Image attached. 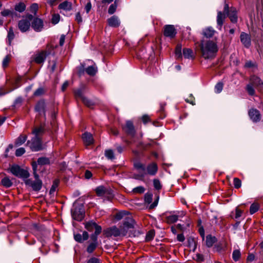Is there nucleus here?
<instances>
[{"mask_svg":"<svg viewBox=\"0 0 263 263\" xmlns=\"http://www.w3.org/2000/svg\"><path fill=\"white\" fill-rule=\"evenodd\" d=\"M201 57L205 60L214 59L218 51L217 43L212 40L201 41L200 44Z\"/></svg>","mask_w":263,"mask_h":263,"instance_id":"f257e3e1","label":"nucleus"},{"mask_svg":"<svg viewBox=\"0 0 263 263\" xmlns=\"http://www.w3.org/2000/svg\"><path fill=\"white\" fill-rule=\"evenodd\" d=\"M134 167L140 174L141 177H144L146 174L151 176H155L158 172V166L155 162L148 164L145 167L144 164L139 161L134 163Z\"/></svg>","mask_w":263,"mask_h":263,"instance_id":"f03ea898","label":"nucleus"},{"mask_svg":"<svg viewBox=\"0 0 263 263\" xmlns=\"http://www.w3.org/2000/svg\"><path fill=\"white\" fill-rule=\"evenodd\" d=\"M37 164L35 162L32 163V169L35 180L32 179H26L24 180L26 185L31 187L32 189L36 192L39 191L42 186V181L39 179V176L36 173Z\"/></svg>","mask_w":263,"mask_h":263,"instance_id":"7ed1b4c3","label":"nucleus"},{"mask_svg":"<svg viewBox=\"0 0 263 263\" xmlns=\"http://www.w3.org/2000/svg\"><path fill=\"white\" fill-rule=\"evenodd\" d=\"M254 87L259 91L263 89V82L258 77L252 76L250 77V83L246 86V90L250 96L255 95Z\"/></svg>","mask_w":263,"mask_h":263,"instance_id":"20e7f679","label":"nucleus"},{"mask_svg":"<svg viewBox=\"0 0 263 263\" xmlns=\"http://www.w3.org/2000/svg\"><path fill=\"white\" fill-rule=\"evenodd\" d=\"M52 50V47L48 45L45 50H42L36 53L34 56V61L38 64H43L46 57L51 54Z\"/></svg>","mask_w":263,"mask_h":263,"instance_id":"39448f33","label":"nucleus"},{"mask_svg":"<svg viewBox=\"0 0 263 263\" xmlns=\"http://www.w3.org/2000/svg\"><path fill=\"white\" fill-rule=\"evenodd\" d=\"M10 172L14 176L24 179H27L29 177V172L22 168L18 165H13L10 167Z\"/></svg>","mask_w":263,"mask_h":263,"instance_id":"423d86ee","label":"nucleus"},{"mask_svg":"<svg viewBox=\"0 0 263 263\" xmlns=\"http://www.w3.org/2000/svg\"><path fill=\"white\" fill-rule=\"evenodd\" d=\"M224 12L227 14V16H228L233 23H236L237 22V11L234 7L229 8L228 4H225L224 6Z\"/></svg>","mask_w":263,"mask_h":263,"instance_id":"0eeeda50","label":"nucleus"},{"mask_svg":"<svg viewBox=\"0 0 263 263\" xmlns=\"http://www.w3.org/2000/svg\"><path fill=\"white\" fill-rule=\"evenodd\" d=\"M27 145L33 152H37L42 149L41 140L37 136H34L31 140L28 141Z\"/></svg>","mask_w":263,"mask_h":263,"instance_id":"6e6552de","label":"nucleus"},{"mask_svg":"<svg viewBox=\"0 0 263 263\" xmlns=\"http://www.w3.org/2000/svg\"><path fill=\"white\" fill-rule=\"evenodd\" d=\"M124 231L121 232L119 228L116 226L107 228L103 231V235L106 237L124 236Z\"/></svg>","mask_w":263,"mask_h":263,"instance_id":"1a4fd4ad","label":"nucleus"},{"mask_svg":"<svg viewBox=\"0 0 263 263\" xmlns=\"http://www.w3.org/2000/svg\"><path fill=\"white\" fill-rule=\"evenodd\" d=\"M134 220L132 217L126 218V220H124L123 226L119 228L121 232L124 231L125 234L124 236L126 235L129 229L134 228Z\"/></svg>","mask_w":263,"mask_h":263,"instance_id":"9d476101","label":"nucleus"},{"mask_svg":"<svg viewBox=\"0 0 263 263\" xmlns=\"http://www.w3.org/2000/svg\"><path fill=\"white\" fill-rule=\"evenodd\" d=\"M177 34V30L174 25H166L163 27V35L171 39L174 38Z\"/></svg>","mask_w":263,"mask_h":263,"instance_id":"9b49d317","label":"nucleus"},{"mask_svg":"<svg viewBox=\"0 0 263 263\" xmlns=\"http://www.w3.org/2000/svg\"><path fill=\"white\" fill-rule=\"evenodd\" d=\"M240 40L245 47L249 48L251 45V36L249 34L242 32L240 33Z\"/></svg>","mask_w":263,"mask_h":263,"instance_id":"f8f14e48","label":"nucleus"},{"mask_svg":"<svg viewBox=\"0 0 263 263\" xmlns=\"http://www.w3.org/2000/svg\"><path fill=\"white\" fill-rule=\"evenodd\" d=\"M248 115L251 120L255 123L258 122L261 120L259 111L255 108H251L248 111Z\"/></svg>","mask_w":263,"mask_h":263,"instance_id":"ddd939ff","label":"nucleus"},{"mask_svg":"<svg viewBox=\"0 0 263 263\" xmlns=\"http://www.w3.org/2000/svg\"><path fill=\"white\" fill-rule=\"evenodd\" d=\"M227 16V14L224 12V11L223 12L220 11H218L216 22L217 25V27L219 30H221L222 25Z\"/></svg>","mask_w":263,"mask_h":263,"instance_id":"4468645a","label":"nucleus"},{"mask_svg":"<svg viewBox=\"0 0 263 263\" xmlns=\"http://www.w3.org/2000/svg\"><path fill=\"white\" fill-rule=\"evenodd\" d=\"M97 195L99 196H106L112 195V191L103 186H99L95 189Z\"/></svg>","mask_w":263,"mask_h":263,"instance_id":"2eb2a0df","label":"nucleus"},{"mask_svg":"<svg viewBox=\"0 0 263 263\" xmlns=\"http://www.w3.org/2000/svg\"><path fill=\"white\" fill-rule=\"evenodd\" d=\"M30 27V22L26 19L20 20L18 23V27L22 32L27 31Z\"/></svg>","mask_w":263,"mask_h":263,"instance_id":"dca6fc26","label":"nucleus"},{"mask_svg":"<svg viewBox=\"0 0 263 263\" xmlns=\"http://www.w3.org/2000/svg\"><path fill=\"white\" fill-rule=\"evenodd\" d=\"M43 26V22L40 18H35L32 22L31 27L36 32L42 31Z\"/></svg>","mask_w":263,"mask_h":263,"instance_id":"f3484780","label":"nucleus"},{"mask_svg":"<svg viewBox=\"0 0 263 263\" xmlns=\"http://www.w3.org/2000/svg\"><path fill=\"white\" fill-rule=\"evenodd\" d=\"M107 23L110 27L117 28L120 25L119 17L116 15H113L107 20Z\"/></svg>","mask_w":263,"mask_h":263,"instance_id":"a211bd4d","label":"nucleus"},{"mask_svg":"<svg viewBox=\"0 0 263 263\" xmlns=\"http://www.w3.org/2000/svg\"><path fill=\"white\" fill-rule=\"evenodd\" d=\"M216 31L212 27H208L202 30V34L206 38L212 37Z\"/></svg>","mask_w":263,"mask_h":263,"instance_id":"6ab92c4d","label":"nucleus"},{"mask_svg":"<svg viewBox=\"0 0 263 263\" xmlns=\"http://www.w3.org/2000/svg\"><path fill=\"white\" fill-rule=\"evenodd\" d=\"M123 129L128 135L133 136L135 134V129L133 124L130 121L126 122L125 126L123 127Z\"/></svg>","mask_w":263,"mask_h":263,"instance_id":"aec40b11","label":"nucleus"},{"mask_svg":"<svg viewBox=\"0 0 263 263\" xmlns=\"http://www.w3.org/2000/svg\"><path fill=\"white\" fill-rule=\"evenodd\" d=\"M58 8L61 10L67 12L72 9V4L71 2L66 1L60 4Z\"/></svg>","mask_w":263,"mask_h":263,"instance_id":"412c9836","label":"nucleus"},{"mask_svg":"<svg viewBox=\"0 0 263 263\" xmlns=\"http://www.w3.org/2000/svg\"><path fill=\"white\" fill-rule=\"evenodd\" d=\"M82 138L84 142L87 145L91 144L93 142V139L92 134L86 132L82 135Z\"/></svg>","mask_w":263,"mask_h":263,"instance_id":"4be33fe9","label":"nucleus"},{"mask_svg":"<svg viewBox=\"0 0 263 263\" xmlns=\"http://www.w3.org/2000/svg\"><path fill=\"white\" fill-rule=\"evenodd\" d=\"M45 102L43 100L37 102L35 106V110L39 113H43L44 116H45Z\"/></svg>","mask_w":263,"mask_h":263,"instance_id":"5701e85b","label":"nucleus"},{"mask_svg":"<svg viewBox=\"0 0 263 263\" xmlns=\"http://www.w3.org/2000/svg\"><path fill=\"white\" fill-rule=\"evenodd\" d=\"M128 217H131V216L129 215L128 212L126 211H120L117 213L115 215V218L117 220H120L123 218H124L125 220H126V218Z\"/></svg>","mask_w":263,"mask_h":263,"instance_id":"b1692460","label":"nucleus"},{"mask_svg":"<svg viewBox=\"0 0 263 263\" xmlns=\"http://www.w3.org/2000/svg\"><path fill=\"white\" fill-rule=\"evenodd\" d=\"M72 216L73 218L77 221H81L84 217L83 212L78 211L76 209L72 212Z\"/></svg>","mask_w":263,"mask_h":263,"instance_id":"393cba45","label":"nucleus"},{"mask_svg":"<svg viewBox=\"0 0 263 263\" xmlns=\"http://www.w3.org/2000/svg\"><path fill=\"white\" fill-rule=\"evenodd\" d=\"M27 138L26 135H21L15 140V145L18 146L25 142Z\"/></svg>","mask_w":263,"mask_h":263,"instance_id":"a878e982","label":"nucleus"},{"mask_svg":"<svg viewBox=\"0 0 263 263\" xmlns=\"http://www.w3.org/2000/svg\"><path fill=\"white\" fill-rule=\"evenodd\" d=\"M217 239L215 237L210 235H208L206 237V245L208 247H211L213 244L216 241Z\"/></svg>","mask_w":263,"mask_h":263,"instance_id":"bb28decb","label":"nucleus"},{"mask_svg":"<svg viewBox=\"0 0 263 263\" xmlns=\"http://www.w3.org/2000/svg\"><path fill=\"white\" fill-rule=\"evenodd\" d=\"M1 14L3 16H11L14 17L16 15V13L13 10L5 9L1 11Z\"/></svg>","mask_w":263,"mask_h":263,"instance_id":"cd10ccee","label":"nucleus"},{"mask_svg":"<svg viewBox=\"0 0 263 263\" xmlns=\"http://www.w3.org/2000/svg\"><path fill=\"white\" fill-rule=\"evenodd\" d=\"M1 184L3 186L8 188L12 185L13 183L9 177H5L2 179Z\"/></svg>","mask_w":263,"mask_h":263,"instance_id":"c85d7f7f","label":"nucleus"},{"mask_svg":"<svg viewBox=\"0 0 263 263\" xmlns=\"http://www.w3.org/2000/svg\"><path fill=\"white\" fill-rule=\"evenodd\" d=\"M15 37V35L14 33V31L13 28L12 27L9 28L8 31V35H7V39H8V43L9 45H11V42L12 40L14 39Z\"/></svg>","mask_w":263,"mask_h":263,"instance_id":"c756f323","label":"nucleus"},{"mask_svg":"<svg viewBox=\"0 0 263 263\" xmlns=\"http://www.w3.org/2000/svg\"><path fill=\"white\" fill-rule=\"evenodd\" d=\"M183 55L185 58L190 59L193 58V52L192 49L184 48L183 50Z\"/></svg>","mask_w":263,"mask_h":263,"instance_id":"7c9ffc66","label":"nucleus"},{"mask_svg":"<svg viewBox=\"0 0 263 263\" xmlns=\"http://www.w3.org/2000/svg\"><path fill=\"white\" fill-rule=\"evenodd\" d=\"M178 219V216L176 215H171L166 217V222L170 224L176 222Z\"/></svg>","mask_w":263,"mask_h":263,"instance_id":"2f4dec72","label":"nucleus"},{"mask_svg":"<svg viewBox=\"0 0 263 263\" xmlns=\"http://www.w3.org/2000/svg\"><path fill=\"white\" fill-rule=\"evenodd\" d=\"M85 71L88 75L93 76L96 73L97 68L94 66H88Z\"/></svg>","mask_w":263,"mask_h":263,"instance_id":"473e14b6","label":"nucleus"},{"mask_svg":"<svg viewBox=\"0 0 263 263\" xmlns=\"http://www.w3.org/2000/svg\"><path fill=\"white\" fill-rule=\"evenodd\" d=\"M14 9L19 12H23L26 9V5L24 3L20 2L15 5Z\"/></svg>","mask_w":263,"mask_h":263,"instance_id":"72a5a7b5","label":"nucleus"},{"mask_svg":"<svg viewBox=\"0 0 263 263\" xmlns=\"http://www.w3.org/2000/svg\"><path fill=\"white\" fill-rule=\"evenodd\" d=\"M118 3H117V0H116L113 4H112L109 7L108 10V13L109 14H114L117 8Z\"/></svg>","mask_w":263,"mask_h":263,"instance_id":"f704fd0d","label":"nucleus"},{"mask_svg":"<svg viewBox=\"0 0 263 263\" xmlns=\"http://www.w3.org/2000/svg\"><path fill=\"white\" fill-rule=\"evenodd\" d=\"M97 223L93 221H88L85 223V228L89 232L92 231Z\"/></svg>","mask_w":263,"mask_h":263,"instance_id":"c9c22d12","label":"nucleus"},{"mask_svg":"<svg viewBox=\"0 0 263 263\" xmlns=\"http://www.w3.org/2000/svg\"><path fill=\"white\" fill-rule=\"evenodd\" d=\"M241 256V253L239 250H234L232 253V258L235 261L239 260Z\"/></svg>","mask_w":263,"mask_h":263,"instance_id":"e433bc0d","label":"nucleus"},{"mask_svg":"<svg viewBox=\"0 0 263 263\" xmlns=\"http://www.w3.org/2000/svg\"><path fill=\"white\" fill-rule=\"evenodd\" d=\"M259 209V205L257 203H252L250 208V213L251 214H253L256 213Z\"/></svg>","mask_w":263,"mask_h":263,"instance_id":"4c0bfd02","label":"nucleus"},{"mask_svg":"<svg viewBox=\"0 0 263 263\" xmlns=\"http://www.w3.org/2000/svg\"><path fill=\"white\" fill-rule=\"evenodd\" d=\"M98 246V243L96 242H91L89 243V245L88 246L87 248V252L88 253H92L96 249L97 247Z\"/></svg>","mask_w":263,"mask_h":263,"instance_id":"58836bf2","label":"nucleus"},{"mask_svg":"<svg viewBox=\"0 0 263 263\" xmlns=\"http://www.w3.org/2000/svg\"><path fill=\"white\" fill-rule=\"evenodd\" d=\"M37 163L39 165L48 164L50 163L49 159L46 157H41L37 159Z\"/></svg>","mask_w":263,"mask_h":263,"instance_id":"ea45409f","label":"nucleus"},{"mask_svg":"<svg viewBox=\"0 0 263 263\" xmlns=\"http://www.w3.org/2000/svg\"><path fill=\"white\" fill-rule=\"evenodd\" d=\"M105 156L108 159H114L115 158L114 153L111 149H107L105 151Z\"/></svg>","mask_w":263,"mask_h":263,"instance_id":"a19ab883","label":"nucleus"},{"mask_svg":"<svg viewBox=\"0 0 263 263\" xmlns=\"http://www.w3.org/2000/svg\"><path fill=\"white\" fill-rule=\"evenodd\" d=\"M145 188L142 186H139L133 189L134 193L142 194L145 191Z\"/></svg>","mask_w":263,"mask_h":263,"instance_id":"79ce46f5","label":"nucleus"},{"mask_svg":"<svg viewBox=\"0 0 263 263\" xmlns=\"http://www.w3.org/2000/svg\"><path fill=\"white\" fill-rule=\"evenodd\" d=\"M59 181L58 180H55L53 183V184L50 190L49 193L50 194H53L58 186Z\"/></svg>","mask_w":263,"mask_h":263,"instance_id":"37998d69","label":"nucleus"},{"mask_svg":"<svg viewBox=\"0 0 263 263\" xmlns=\"http://www.w3.org/2000/svg\"><path fill=\"white\" fill-rule=\"evenodd\" d=\"M44 132V129L42 127H39L35 128L32 133L35 135V136H37L39 137V136L42 134Z\"/></svg>","mask_w":263,"mask_h":263,"instance_id":"c03bdc74","label":"nucleus"},{"mask_svg":"<svg viewBox=\"0 0 263 263\" xmlns=\"http://www.w3.org/2000/svg\"><path fill=\"white\" fill-rule=\"evenodd\" d=\"M155 236V232L154 230H150L148 232L146 235V240L148 241L152 240Z\"/></svg>","mask_w":263,"mask_h":263,"instance_id":"a18cd8bd","label":"nucleus"},{"mask_svg":"<svg viewBox=\"0 0 263 263\" xmlns=\"http://www.w3.org/2000/svg\"><path fill=\"white\" fill-rule=\"evenodd\" d=\"M175 55L177 58H179L181 57V45H177L175 49Z\"/></svg>","mask_w":263,"mask_h":263,"instance_id":"49530a36","label":"nucleus"},{"mask_svg":"<svg viewBox=\"0 0 263 263\" xmlns=\"http://www.w3.org/2000/svg\"><path fill=\"white\" fill-rule=\"evenodd\" d=\"M82 101H83V103L88 107H90L93 105V103L85 97L83 98Z\"/></svg>","mask_w":263,"mask_h":263,"instance_id":"de8ad7c7","label":"nucleus"},{"mask_svg":"<svg viewBox=\"0 0 263 263\" xmlns=\"http://www.w3.org/2000/svg\"><path fill=\"white\" fill-rule=\"evenodd\" d=\"M60 16L58 14H54L52 16L51 22L53 24L55 25L59 23Z\"/></svg>","mask_w":263,"mask_h":263,"instance_id":"09e8293b","label":"nucleus"},{"mask_svg":"<svg viewBox=\"0 0 263 263\" xmlns=\"http://www.w3.org/2000/svg\"><path fill=\"white\" fill-rule=\"evenodd\" d=\"M223 87V84L221 82H218L215 86V91L216 93H220Z\"/></svg>","mask_w":263,"mask_h":263,"instance_id":"8fccbe9b","label":"nucleus"},{"mask_svg":"<svg viewBox=\"0 0 263 263\" xmlns=\"http://www.w3.org/2000/svg\"><path fill=\"white\" fill-rule=\"evenodd\" d=\"M153 184H154V187L157 190H159L162 187L161 183L158 179H154Z\"/></svg>","mask_w":263,"mask_h":263,"instance_id":"3c124183","label":"nucleus"},{"mask_svg":"<svg viewBox=\"0 0 263 263\" xmlns=\"http://www.w3.org/2000/svg\"><path fill=\"white\" fill-rule=\"evenodd\" d=\"M233 184L234 185V187L236 189H238L241 186V182L240 180L237 178H234L233 180Z\"/></svg>","mask_w":263,"mask_h":263,"instance_id":"603ef678","label":"nucleus"},{"mask_svg":"<svg viewBox=\"0 0 263 263\" xmlns=\"http://www.w3.org/2000/svg\"><path fill=\"white\" fill-rule=\"evenodd\" d=\"M25 153V149L23 147H20L15 151V155L17 157L21 156Z\"/></svg>","mask_w":263,"mask_h":263,"instance_id":"864d4df0","label":"nucleus"},{"mask_svg":"<svg viewBox=\"0 0 263 263\" xmlns=\"http://www.w3.org/2000/svg\"><path fill=\"white\" fill-rule=\"evenodd\" d=\"M39 9L38 5L36 3L32 4L30 7V11L35 14Z\"/></svg>","mask_w":263,"mask_h":263,"instance_id":"5fc2aeb1","label":"nucleus"},{"mask_svg":"<svg viewBox=\"0 0 263 263\" xmlns=\"http://www.w3.org/2000/svg\"><path fill=\"white\" fill-rule=\"evenodd\" d=\"M242 213L243 211L237 207L235 209V218L238 219L242 216Z\"/></svg>","mask_w":263,"mask_h":263,"instance_id":"6e6d98bb","label":"nucleus"},{"mask_svg":"<svg viewBox=\"0 0 263 263\" xmlns=\"http://www.w3.org/2000/svg\"><path fill=\"white\" fill-rule=\"evenodd\" d=\"M185 101L187 103L191 104L193 105L195 104V98L192 96V95H190L189 98L185 99Z\"/></svg>","mask_w":263,"mask_h":263,"instance_id":"4d7b16f0","label":"nucleus"},{"mask_svg":"<svg viewBox=\"0 0 263 263\" xmlns=\"http://www.w3.org/2000/svg\"><path fill=\"white\" fill-rule=\"evenodd\" d=\"M10 60V57L9 55H7L3 60V66L4 67H6L8 65V63Z\"/></svg>","mask_w":263,"mask_h":263,"instance_id":"13d9d810","label":"nucleus"},{"mask_svg":"<svg viewBox=\"0 0 263 263\" xmlns=\"http://www.w3.org/2000/svg\"><path fill=\"white\" fill-rule=\"evenodd\" d=\"M44 89L42 88H39L34 92L35 96H39L44 93Z\"/></svg>","mask_w":263,"mask_h":263,"instance_id":"bf43d9fd","label":"nucleus"},{"mask_svg":"<svg viewBox=\"0 0 263 263\" xmlns=\"http://www.w3.org/2000/svg\"><path fill=\"white\" fill-rule=\"evenodd\" d=\"M74 238L75 240L78 242L81 243L83 241L82 235L80 234H75L74 235Z\"/></svg>","mask_w":263,"mask_h":263,"instance_id":"052dcab7","label":"nucleus"},{"mask_svg":"<svg viewBox=\"0 0 263 263\" xmlns=\"http://www.w3.org/2000/svg\"><path fill=\"white\" fill-rule=\"evenodd\" d=\"M75 20L79 24L81 23L82 22V21H83L82 17L80 12H78L76 13Z\"/></svg>","mask_w":263,"mask_h":263,"instance_id":"680f3d73","label":"nucleus"},{"mask_svg":"<svg viewBox=\"0 0 263 263\" xmlns=\"http://www.w3.org/2000/svg\"><path fill=\"white\" fill-rule=\"evenodd\" d=\"M87 263H101L100 260L96 257H91L88 260Z\"/></svg>","mask_w":263,"mask_h":263,"instance_id":"e2e57ef3","label":"nucleus"},{"mask_svg":"<svg viewBox=\"0 0 263 263\" xmlns=\"http://www.w3.org/2000/svg\"><path fill=\"white\" fill-rule=\"evenodd\" d=\"M75 95L76 97H79L81 100L83 99V97H84L83 92L81 90H77L75 91Z\"/></svg>","mask_w":263,"mask_h":263,"instance_id":"0e129e2a","label":"nucleus"},{"mask_svg":"<svg viewBox=\"0 0 263 263\" xmlns=\"http://www.w3.org/2000/svg\"><path fill=\"white\" fill-rule=\"evenodd\" d=\"M95 232L94 234H95L96 235H99L102 232L101 227L98 225L97 224H96V226H95Z\"/></svg>","mask_w":263,"mask_h":263,"instance_id":"69168bd1","label":"nucleus"},{"mask_svg":"<svg viewBox=\"0 0 263 263\" xmlns=\"http://www.w3.org/2000/svg\"><path fill=\"white\" fill-rule=\"evenodd\" d=\"M91 9V4L90 2H88L85 7V10L87 13H88Z\"/></svg>","mask_w":263,"mask_h":263,"instance_id":"338daca9","label":"nucleus"},{"mask_svg":"<svg viewBox=\"0 0 263 263\" xmlns=\"http://www.w3.org/2000/svg\"><path fill=\"white\" fill-rule=\"evenodd\" d=\"M65 40V35L64 34H62L60 38V42L59 44L61 46H62L64 43Z\"/></svg>","mask_w":263,"mask_h":263,"instance_id":"774afa93","label":"nucleus"}]
</instances>
